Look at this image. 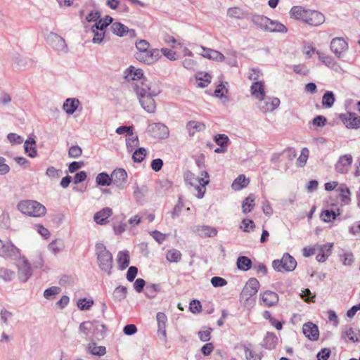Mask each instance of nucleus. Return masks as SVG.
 Returning a JSON list of instances; mask_svg holds the SVG:
<instances>
[{
	"mask_svg": "<svg viewBox=\"0 0 360 360\" xmlns=\"http://www.w3.org/2000/svg\"><path fill=\"white\" fill-rule=\"evenodd\" d=\"M134 90L141 107L149 113L155 112L156 105L153 97L158 96L160 90L153 87L148 79L135 83Z\"/></svg>",
	"mask_w": 360,
	"mask_h": 360,
	"instance_id": "nucleus-1",
	"label": "nucleus"
},
{
	"mask_svg": "<svg viewBox=\"0 0 360 360\" xmlns=\"http://www.w3.org/2000/svg\"><path fill=\"white\" fill-rule=\"evenodd\" d=\"M135 45L136 52L134 57L139 62L151 65L161 58L160 51L158 49H150V44L146 40L140 39Z\"/></svg>",
	"mask_w": 360,
	"mask_h": 360,
	"instance_id": "nucleus-2",
	"label": "nucleus"
},
{
	"mask_svg": "<svg viewBox=\"0 0 360 360\" xmlns=\"http://www.w3.org/2000/svg\"><path fill=\"white\" fill-rule=\"evenodd\" d=\"M96 255L97 256L98 264L101 271L111 274L113 266L112 255L103 243H96L95 246Z\"/></svg>",
	"mask_w": 360,
	"mask_h": 360,
	"instance_id": "nucleus-3",
	"label": "nucleus"
},
{
	"mask_svg": "<svg viewBox=\"0 0 360 360\" xmlns=\"http://www.w3.org/2000/svg\"><path fill=\"white\" fill-rule=\"evenodd\" d=\"M17 207L22 214L33 217H41L46 212V207L36 200H22L18 202Z\"/></svg>",
	"mask_w": 360,
	"mask_h": 360,
	"instance_id": "nucleus-4",
	"label": "nucleus"
},
{
	"mask_svg": "<svg viewBox=\"0 0 360 360\" xmlns=\"http://www.w3.org/2000/svg\"><path fill=\"white\" fill-rule=\"evenodd\" d=\"M272 266L276 271H292L297 266L295 259L288 253H285L281 259H275Z\"/></svg>",
	"mask_w": 360,
	"mask_h": 360,
	"instance_id": "nucleus-5",
	"label": "nucleus"
},
{
	"mask_svg": "<svg viewBox=\"0 0 360 360\" xmlns=\"http://www.w3.org/2000/svg\"><path fill=\"white\" fill-rule=\"evenodd\" d=\"M47 44L58 54H66L69 49L65 40L54 32H50L46 38Z\"/></svg>",
	"mask_w": 360,
	"mask_h": 360,
	"instance_id": "nucleus-6",
	"label": "nucleus"
},
{
	"mask_svg": "<svg viewBox=\"0 0 360 360\" xmlns=\"http://www.w3.org/2000/svg\"><path fill=\"white\" fill-rule=\"evenodd\" d=\"M258 108L264 113L271 112L280 105V100L276 97L262 96L258 99Z\"/></svg>",
	"mask_w": 360,
	"mask_h": 360,
	"instance_id": "nucleus-7",
	"label": "nucleus"
},
{
	"mask_svg": "<svg viewBox=\"0 0 360 360\" xmlns=\"http://www.w3.org/2000/svg\"><path fill=\"white\" fill-rule=\"evenodd\" d=\"M147 131L153 137L160 139H167L169 135L168 127L160 122L149 124L147 127Z\"/></svg>",
	"mask_w": 360,
	"mask_h": 360,
	"instance_id": "nucleus-8",
	"label": "nucleus"
},
{
	"mask_svg": "<svg viewBox=\"0 0 360 360\" xmlns=\"http://www.w3.org/2000/svg\"><path fill=\"white\" fill-rule=\"evenodd\" d=\"M259 287V283L256 278H250L240 292V298L247 302L250 297L256 295Z\"/></svg>",
	"mask_w": 360,
	"mask_h": 360,
	"instance_id": "nucleus-9",
	"label": "nucleus"
},
{
	"mask_svg": "<svg viewBox=\"0 0 360 360\" xmlns=\"http://www.w3.org/2000/svg\"><path fill=\"white\" fill-rule=\"evenodd\" d=\"M17 266L18 269V275L19 280L23 283L27 281L32 274V271L28 260L24 257H20L17 263Z\"/></svg>",
	"mask_w": 360,
	"mask_h": 360,
	"instance_id": "nucleus-10",
	"label": "nucleus"
},
{
	"mask_svg": "<svg viewBox=\"0 0 360 360\" xmlns=\"http://www.w3.org/2000/svg\"><path fill=\"white\" fill-rule=\"evenodd\" d=\"M339 118L348 129L360 128V115L355 112H347L340 114Z\"/></svg>",
	"mask_w": 360,
	"mask_h": 360,
	"instance_id": "nucleus-11",
	"label": "nucleus"
},
{
	"mask_svg": "<svg viewBox=\"0 0 360 360\" xmlns=\"http://www.w3.org/2000/svg\"><path fill=\"white\" fill-rule=\"evenodd\" d=\"M0 256L15 259L20 257V250L13 243L0 240Z\"/></svg>",
	"mask_w": 360,
	"mask_h": 360,
	"instance_id": "nucleus-12",
	"label": "nucleus"
},
{
	"mask_svg": "<svg viewBox=\"0 0 360 360\" xmlns=\"http://www.w3.org/2000/svg\"><path fill=\"white\" fill-rule=\"evenodd\" d=\"M330 50L338 57L343 56L344 53L348 49L347 42L342 37H335L331 40Z\"/></svg>",
	"mask_w": 360,
	"mask_h": 360,
	"instance_id": "nucleus-13",
	"label": "nucleus"
},
{
	"mask_svg": "<svg viewBox=\"0 0 360 360\" xmlns=\"http://www.w3.org/2000/svg\"><path fill=\"white\" fill-rule=\"evenodd\" d=\"M112 184L117 188L122 189L124 188L127 180V173L122 168L115 169L111 174Z\"/></svg>",
	"mask_w": 360,
	"mask_h": 360,
	"instance_id": "nucleus-14",
	"label": "nucleus"
},
{
	"mask_svg": "<svg viewBox=\"0 0 360 360\" xmlns=\"http://www.w3.org/2000/svg\"><path fill=\"white\" fill-rule=\"evenodd\" d=\"M353 158L349 154L341 155L336 164L335 165V169L340 174H345L349 171V167L352 164Z\"/></svg>",
	"mask_w": 360,
	"mask_h": 360,
	"instance_id": "nucleus-15",
	"label": "nucleus"
},
{
	"mask_svg": "<svg viewBox=\"0 0 360 360\" xmlns=\"http://www.w3.org/2000/svg\"><path fill=\"white\" fill-rule=\"evenodd\" d=\"M325 21V16L323 13L315 10H310L307 15L304 22L311 25L317 27L322 25Z\"/></svg>",
	"mask_w": 360,
	"mask_h": 360,
	"instance_id": "nucleus-16",
	"label": "nucleus"
},
{
	"mask_svg": "<svg viewBox=\"0 0 360 360\" xmlns=\"http://www.w3.org/2000/svg\"><path fill=\"white\" fill-rule=\"evenodd\" d=\"M302 333L306 338L312 341L317 340L319 337L318 326L312 322H307L303 325Z\"/></svg>",
	"mask_w": 360,
	"mask_h": 360,
	"instance_id": "nucleus-17",
	"label": "nucleus"
},
{
	"mask_svg": "<svg viewBox=\"0 0 360 360\" xmlns=\"http://www.w3.org/2000/svg\"><path fill=\"white\" fill-rule=\"evenodd\" d=\"M112 214V210L110 207H104L99 212L95 213L94 216V221L100 225L106 224L108 221V219Z\"/></svg>",
	"mask_w": 360,
	"mask_h": 360,
	"instance_id": "nucleus-18",
	"label": "nucleus"
},
{
	"mask_svg": "<svg viewBox=\"0 0 360 360\" xmlns=\"http://www.w3.org/2000/svg\"><path fill=\"white\" fill-rule=\"evenodd\" d=\"M125 77L128 80H136L138 82L143 81V79H147L143 77V72L141 69H136L133 66H130L126 71Z\"/></svg>",
	"mask_w": 360,
	"mask_h": 360,
	"instance_id": "nucleus-19",
	"label": "nucleus"
},
{
	"mask_svg": "<svg viewBox=\"0 0 360 360\" xmlns=\"http://www.w3.org/2000/svg\"><path fill=\"white\" fill-rule=\"evenodd\" d=\"M156 319L158 325V334L165 340L166 338V322L167 321V316L163 312H158Z\"/></svg>",
	"mask_w": 360,
	"mask_h": 360,
	"instance_id": "nucleus-20",
	"label": "nucleus"
},
{
	"mask_svg": "<svg viewBox=\"0 0 360 360\" xmlns=\"http://www.w3.org/2000/svg\"><path fill=\"white\" fill-rule=\"evenodd\" d=\"M201 49H202L201 55L205 58L218 62L223 61L224 60V56L218 51L205 48L203 46H201Z\"/></svg>",
	"mask_w": 360,
	"mask_h": 360,
	"instance_id": "nucleus-21",
	"label": "nucleus"
},
{
	"mask_svg": "<svg viewBox=\"0 0 360 360\" xmlns=\"http://www.w3.org/2000/svg\"><path fill=\"white\" fill-rule=\"evenodd\" d=\"M309 9H306L302 6H292L290 11L291 17L296 20L304 21L307 15L309 13Z\"/></svg>",
	"mask_w": 360,
	"mask_h": 360,
	"instance_id": "nucleus-22",
	"label": "nucleus"
},
{
	"mask_svg": "<svg viewBox=\"0 0 360 360\" xmlns=\"http://www.w3.org/2000/svg\"><path fill=\"white\" fill-rule=\"evenodd\" d=\"M266 32L286 33L287 27L282 23L276 20H269L268 25L266 28Z\"/></svg>",
	"mask_w": 360,
	"mask_h": 360,
	"instance_id": "nucleus-23",
	"label": "nucleus"
},
{
	"mask_svg": "<svg viewBox=\"0 0 360 360\" xmlns=\"http://www.w3.org/2000/svg\"><path fill=\"white\" fill-rule=\"evenodd\" d=\"M262 299L266 307H271L278 302V295L275 292L266 290L264 292Z\"/></svg>",
	"mask_w": 360,
	"mask_h": 360,
	"instance_id": "nucleus-24",
	"label": "nucleus"
},
{
	"mask_svg": "<svg viewBox=\"0 0 360 360\" xmlns=\"http://www.w3.org/2000/svg\"><path fill=\"white\" fill-rule=\"evenodd\" d=\"M195 231L202 238L214 237L217 234V229L210 226H198Z\"/></svg>",
	"mask_w": 360,
	"mask_h": 360,
	"instance_id": "nucleus-25",
	"label": "nucleus"
},
{
	"mask_svg": "<svg viewBox=\"0 0 360 360\" xmlns=\"http://www.w3.org/2000/svg\"><path fill=\"white\" fill-rule=\"evenodd\" d=\"M278 342L277 336L273 333L268 332L262 342V347L267 349H273L276 347Z\"/></svg>",
	"mask_w": 360,
	"mask_h": 360,
	"instance_id": "nucleus-26",
	"label": "nucleus"
},
{
	"mask_svg": "<svg viewBox=\"0 0 360 360\" xmlns=\"http://www.w3.org/2000/svg\"><path fill=\"white\" fill-rule=\"evenodd\" d=\"M79 101L77 98H67L63 103V110L68 115H72L78 108Z\"/></svg>",
	"mask_w": 360,
	"mask_h": 360,
	"instance_id": "nucleus-27",
	"label": "nucleus"
},
{
	"mask_svg": "<svg viewBox=\"0 0 360 360\" xmlns=\"http://www.w3.org/2000/svg\"><path fill=\"white\" fill-rule=\"evenodd\" d=\"M24 149L25 153L30 158H35L37 155L36 149V141L32 138H29L25 141Z\"/></svg>",
	"mask_w": 360,
	"mask_h": 360,
	"instance_id": "nucleus-28",
	"label": "nucleus"
},
{
	"mask_svg": "<svg viewBox=\"0 0 360 360\" xmlns=\"http://www.w3.org/2000/svg\"><path fill=\"white\" fill-rule=\"evenodd\" d=\"M250 89L252 96H254L257 99L266 95L264 83L261 81L253 82Z\"/></svg>",
	"mask_w": 360,
	"mask_h": 360,
	"instance_id": "nucleus-29",
	"label": "nucleus"
},
{
	"mask_svg": "<svg viewBox=\"0 0 360 360\" xmlns=\"http://www.w3.org/2000/svg\"><path fill=\"white\" fill-rule=\"evenodd\" d=\"M269 20V18L262 15L254 14L252 16V23L264 31H266Z\"/></svg>",
	"mask_w": 360,
	"mask_h": 360,
	"instance_id": "nucleus-30",
	"label": "nucleus"
},
{
	"mask_svg": "<svg viewBox=\"0 0 360 360\" xmlns=\"http://www.w3.org/2000/svg\"><path fill=\"white\" fill-rule=\"evenodd\" d=\"M237 267L239 270L247 271L252 266L251 259L246 256H239L236 261Z\"/></svg>",
	"mask_w": 360,
	"mask_h": 360,
	"instance_id": "nucleus-31",
	"label": "nucleus"
},
{
	"mask_svg": "<svg viewBox=\"0 0 360 360\" xmlns=\"http://www.w3.org/2000/svg\"><path fill=\"white\" fill-rule=\"evenodd\" d=\"M186 129L191 136H194L196 131H201L205 130V125L199 122L189 121L186 124Z\"/></svg>",
	"mask_w": 360,
	"mask_h": 360,
	"instance_id": "nucleus-32",
	"label": "nucleus"
},
{
	"mask_svg": "<svg viewBox=\"0 0 360 360\" xmlns=\"http://www.w3.org/2000/svg\"><path fill=\"white\" fill-rule=\"evenodd\" d=\"M113 21V18L109 15H106L104 18L98 20L91 27V31L95 29L100 31H105V29L110 25Z\"/></svg>",
	"mask_w": 360,
	"mask_h": 360,
	"instance_id": "nucleus-33",
	"label": "nucleus"
},
{
	"mask_svg": "<svg viewBox=\"0 0 360 360\" xmlns=\"http://www.w3.org/2000/svg\"><path fill=\"white\" fill-rule=\"evenodd\" d=\"M129 254L128 251H120L117 255V263L121 270L125 269L129 264Z\"/></svg>",
	"mask_w": 360,
	"mask_h": 360,
	"instance_id": "nucleus-34",
	"label": "nucleus"
},
{
	"mask_svg": "<svg viewBox=\"0 0 360 360\" xmlns=\"http://www.w3.org/2000/svg\"><path fill=\"white\" fill-rule=\"evenodd\" d=\"M127 288L124 286L120 285L117 287L112 293V299L115 302H120L127 297Z\"/></svg>",
	"mask_w": 360,
	"mask_h": 360,
	"instance_id": "nucleus-35",
	"label": "nucleus"
},
{
	"mask_svg": "<svg viewBox=\"0 0 360 360\" xmlns=\"http://www.w3.org/2000/svg\"><path fill=\"white\" fill-rule=\"evenodd\" d=\"M227 15L231 18L242 20L246 18L247 13L239 7H231L227 10Z\"/></svg>",
	"mask_w": 360,
	"mask_h": 360,
	"instance_id": "nucleus-36",
	"label": "nucleus"
},
{
	"mask_svg": "<svg viewBox=\"0 0 360 360\" xmlns=\"http://www.w3.org/2000/svg\"><path fill=\"white\" fill-rule=\"evenodd\" d=\"M249 184V179L245 175H239L232 183L231 187L234 191H239L246 187Z\"/></svg>",
	"mask_w": 360,
	"mask_h": 360,
	"instance_id": "nucleus-37",
	"label": "nucleus"
},
{
	"mask_svg": "<svg viewBox=\"0 0 360 360\" xmlns=\"http://www.w3.org/2000/svg\"><path fill=\"white\" fill-rule=\"evenodd\" d=\"M87 351L94 356H101L106 353L104 346H97L95 342H90L87 346Z\"/></svg>",
	"mask_w": 360,
	"mask_h": 360,
	"instance_id": "nucleus-38",
	"label": "nucleus"
},
{
	"mask_svg": "<svg viewBox=\"0 0 360 360\" xmlns=\"http://www.w3.org/2000/svg\"><path fill=\"white\" fill-rule=\"evenodd\" d=\"M111 30L115 34L119 37L126 35L128 34L129 31V28L126 25L119 22L112 23L111 25Z\"/></svg>",
	"mask_w": 360,
	"mask_h": 360,
	"instance_id": "nucleus-39",
	"label": "nucleus"
},
{
	"mask_svg": "<svg viewBox=\"0 0 360 360\" xmlns=\"http://www.w3.org/2000/svg\"><path fill=\"white\" fill-rule=\"evenodd\" d=\"M96 182L98 185L102 186H108L112 184L111 174L103 172L99 173L96 177Z\"/></svg>",
	"mask_w": 360,
	"mask_h": 360,
	"instance_id": "nucleus-40",
	"label": "nucleus"
},
{
	"mask_svg": "<svg viewBox=\"0 0 360 360\" xmlns=\"http://www.w3.org/2000/svg\"><path fill=\"white\" fill-rule=\"evenodd\" d=\"M138 136L133 133V130L127 135L126 139V145L129 151H132L134 148L139 145Z\"/></svg>",
	"mask_w": 360,
	"mask_h": 360,
	"instance_id": "nucleus-41",
	"label": "nucleus"
},
{
	"mask_svg": "<svg viewBox=\"0 0 360 360\" xmlns=\"http://www.w3.org/2000/svg\"><path fill=\"white\" fill-rule=\"evenodd\" d=\"M255 204V198L252 195H249L242 202V210L244 214H247L250 212L254 208Z\"/></svg>",
	"mask_w": 360,
	"mask_h": 360,
	"instance_id": "nucleus-42",
	"label": "nucleus"
},
{
	"mask_svg": "<svg viewBox=\"0 0 360 360\" xmlns=\"http://www.w3.org/2000/svg\"><path fill=\"white\" fill-rule=\"evenodd\" d=\"M166 259L170 262L177 263L181 259V253L176 249H171L167 252Z\"/></svg>",
	"mask_w": 360,
	"mask_h": 360,
	"instance_id": "nucleus-43",
	"label": "nucleus"
},
{
	"mask_svg": "<svg viewBox=\"0 0 360 360\" xmlns=\"http://www.w3.org/2000/svg\"><path fill=\"white\" fill-rule=\"evenodd\" d=\"M335 102V95L333 91H327L323 96L322 105L327 108H331Z\"/></svg>",
	"mask_w": 360,
	"mask_h": 360,
	"instance_id": "nucleus-44",
	"label": "nucleus"
},
{
	"mask_svg": "<svg viewBox=\"0 0 360 360\" xmlns=\"http://www.w3.org/2000/svg\"><path fill=\"white\" fill-rule=\"evenodd\" d=\"M160 290V287L159 285L150 283L146 285L145 295L148 298H154Z\"/></svg>",
	"mask_w": 360,
	"mask_h": 360,
	"instance_id": "nucleus-45",
	"label": "nucleus"
},
{
	"mask_svg": "<svg viewBox=\"0 0 360 360\" xmlns=\"http://www.w3.org/2000/svg\"><path fill=\"white\" fill-rule=\"evenodd\" d=\"M210 182L209 179H205L204 178H201L198 181V184L200 185H195V189L198 191L197 197L198 198H202L204 197L205 193V186L207 185Z\"/></svg>",
	"mask_w": 360,
	"mask_h": 360,
	"instance_id": "nucleus-46",
	"label": "nucleus"
},
{
	"mask_svg": "<svg viewBox=\"0 0 360 360\" xmlns=\"http://www.w3.org/2000/svg\"><path fill=\"white\" fill-rule=\"evenodd\" d=\"M15 276V273L6 268H0V278L6 282H9L13 279Z\"/></svg>",
	"mask_w": 360,
	"mask_h": 360,
	"instance_id": "nucleus-47",
	"label": "nucleus"
},
{
	"mask_svg": "<svg viewBox=\"0 0 360 360\" xmlns=\"http://www.w3.org/2000/svg\"><path fill=\"white\" fill-rule=\"evenodd\" d=\"M146 155V150L144 148H137L132 155V159L134 162H141Z\"/></svg>",
	"mask_w": 360,
	"mask_h": 360,
	"instance_id": "nucleus-48",
	"label": "nucleus"
},
{
	"mask_svg": "<svg viewBox=\"0 0 360 360\" xmlns=\"http://www.w3.org/2000/svg\"><path fill=\"white\" fill-rule=\"evenodd\" d=\"M79 329L80 333H84L86 335H88L89 333H91L94 330V323L91 321L82 322L79 325Z\"/></svg>",
	"mask_w": 360,
	"mask_h": 360,
	"instance_id": "nucleus-49",
	"label": "nucleus"
},
{
	"mask_svg": "<svg viewBox=\"0 0 360 360\" xmlns=\"http://www.w3.org/2000/svg\"><path fill=\"white\" fill-rule=\"evenodd\" d=\"M337 216V214L333 210H325L321 214V217H322L325 222H330L335 220Z\"/></svg>",
	"mask_w": 360,
	"mask_h": 360,
	"instance_id": "nucleus-50",
	"label": "nucleus"
},
{
	"mask_svg": "<svg viewBox=\"0 0 360 360\" xmlns=\"http://www.w3.org/2000/svg\"><path fill=\"white\" fill-rule=\"evenodd\" d=\"M338 191L343 202H347V200H350V191L345 184H341L338 188Z\"/></svg>",
	"mask_w": 360,
	"mask_h": 360,
	"instance_id": "nucleus-51",
	"label": "nucleus"
},
{
	"mask_svg": "<svg viewBox=\"0 0 360 360\" xmlns=\"http://www.w3.org/2000/svg\"><path fill=\"white\" fill-rule=\"evenodd\" d=\"M243 349L247 360H261L260 356L250 349L248 346L243 345Z\"/></svg>",
	"mask_w": 360,
	"mask_h": 360,
	"instance_id": "nucleus-52",
	"label": "nucleus"
},
{
	"mask_svg": "<svg viewBox=\"0 0 360 360\" xmlns=\"http://www.w3.org/2000/svg\"><path fill=\"white\" fill-rule=\"evenodd\" d=\"M94 304L93 300H87L86 298L79 299L77 302V307L80 310H88Z\"/></svg>",
	"mask_w": 360,
	"mask_h": 360,
	"instance_id": "nucleus-53",
	"label": "nucleus"
},
{
	"mask_svg": "<svg viewBox=\"0 0 360 360\" xmlns=\"http://www.w3.org/2000/svg\"><path fill=\"white\" fill-rule=\"evenodd\" d=\"M347 337L349 340L352 342H359V339L354 335V332L352 327H346L345 330L342 332V338Z\"/></svg>",
	"mask_w": 360,
	"mask_h": 360,
	"instance_id": "nucleus-54",
	"label": "nucleus"
},
{
	"mask_svg": "<svg viewBox=\"0 0 360 360\" xmlns=\"http://www.w3.org/2000/svg\"><path fill=\"white\" fill-rule=\"evenodd\" d=\"M11 221L8 213L3 212L0 215V227L1 229H7L10 227Z\"/></svg>",
	"mask_w": 360,
	"mask_h": 360,
	"instance_id": "nucleus-55",
	"label": "nucleus"
},
{
	"mask_svg": "<svg viewBox=\"0 0 360 360\" xmlns=\"http://www.w3.org/2000/svg\"><path fill=\"white\" fill-rule=\"evenodd\" d=\"M214 140L218 146L226 147V145L229 141V139L225 134H219L215 135Z\"/></svg>",
	"mask_w": 360,
	"mask_h": 360,
	"instance_id": "nucleus-56",
	"label": "nucleus"
},
{
	"mask_svg": "<svg viewBox=\"0 0 360 360\" xmlns=\"http://www.w3.org/2000/svg\"><path fill=\"white\" fill-rule=\"evenodd\" d=\"M59 291H60V288L56 287V286H53V287H51V288H48L47 289H46L44 290V296L47 300H51V299H53L54 297V296L56 294L59 293Z\"/></svg>",
	"mask_w": 360,
	"mask_h": 360,
	"instance_id": "nucleus-57",
	"label": "nucleus"
},
{
	"mask_svg": "<svg viewBox=\"0 0 360 360\" xmlns=\"http://www.w3.org/2000/svg\"><path fill=\"white\" fill-rule=\"evenodd\" d=\"M7 139L9 141V142L13 145L21 144L24 141L23 138L21 136L15 133H9L7 135Z\"/></svg>",
	"mask_w": 360,
	"mask_h": 360,
	"instance_id": "nucleus-58",
	"label": "nucleus"
},
{
	"mask_svg": "<svg viewBox=\"0 0 360 360\" xmlns=\"http://www.w3.org/2000/svg\"><path fill=\"white\" fill-rule=\"evenodd\" d=\"M159 51H160L161 56L164 55L167 58H168L170 60L174 61L176 60L177 58L176 52L171 49L162 48L161 49H159Z\"/></svg>",
	"mask_w": 360,
	"mask_h": 360,
	"instance_id": "nucleus-59",
	"label": "nucleus"
},
{
	"mask_svg": "<svg viewBox=\"0 0 360 360\" xmlns=\"http://www.w3.org/2000/svg\"><path fill=\"white\" fill-rule=\"evenodd\" d=\"M82 150L79 146H72L69 148L68 155L72 158H77L81 156Z\"/></svg>",
	"mask_w": 360,
	"mask_h": 360,
	"instance_id": "nucleus-60",
	"label": "nucleus"
},
{
	"mask_svg": "<svg viewBox=\"0 0 360 360\" xmlns=\"http://www.w3.org/2000/svg\"><path fill=\"white\" fill-rule=\"evenodd\" d=\"M255 226V223L252 219H245L242 221L240 229L245 232H250V230H253Z\"/></svg>",
	"mask_w": 360,
	"mask_h": 360,
	"instance_id": "nucleus-61",
	"label": "nucleus"
},
{
	"mask_svg": "<svg viewBox=\"0 0 360 360\" xmlns=\"http://www.w3.org/2000/svg\"><path fill=\"white\" fill-rule=\"evenodd\" d=\"M344 265L351 266L354 262V257L352 252H346L340 256Z\"/></svg>",
	"mask_w": 360,
	"mask_h": 360,
	"instance_id": "nucleus-62",
	"label": "nucleus"
},
{
	"mask_svg": "<svg viewBox=\"0 0 360 360\" xmlns=\"http://www.w3.org/2000/svg\"><path fill=\"white\" fill-rule=\"evenodd\" d=\"M94 34V37L92 39V41L94 44H101L105 36V31H100L99 30L95 29L94 31H92Z\"/></svg>",
	"mask_w": 360,
	"mask_h": 360,
	"instance_id": "nucleus-63",
	"label": "nucleus"
},
{
	"mask_svg": "<svg viewBox=\"0 0 360 360\" xmlns=\"http://www.w3.org/2000/svg\"><path fill=\"white\" fill-rule=\"evenodd\" d=\"M330 349L328 348H323L317 354L318 360H328L330 355Z\"/></svg>",
	"mask_w": 360,
	"mask_h": 360,
	"instance_id": "nucleus-64",
	"label": "nucleus"
}]
</instances>
